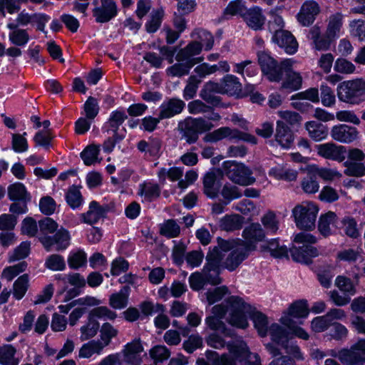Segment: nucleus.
I'll return each instance as SVG.
<instances>
[{"label": "nucleus", "mask_w": 365, "mask_h": 365, "mask_svg": "<svg viewBox=\"0 0 365 365\" xmlns=\"http://www.w3.org/2000/svg\"><path fill=\"white\" fill-rule=\"evenodd\" d=\"M231 306L230 316L228 323L239 329H246L248 325L249 317L254 323L255 329L261 336L267 335L268 331V319L266 315L256 311L250 304L245 303L239 297L231 296L229 299Z\"/></svg>", "instance_id": "nucleus-1"}, {"label": "nucleus", "mask_w": 365, "mask_h": 365, "mask_svg": "<svg viewBox=\"0 0 365 365\" xmlns=\"http://www.w3.org/2000/svg\"><path fill=\"white\" fill-rule=\"evenodd\" d=\"M317 237L307 232H299L294 237V242L302 244L301 247H292L290 249V254L294 261L309 264L312 259L319 255L318 250L312 245L316 243Z\"/></svg>", "instance_id": "nucleus-2"}, {"label": "nucleus", "mask_w": 365, "mask_h": 365, "mask_svg": "<svg viewBox=\"0 0 365 365\" xmlns=\"http://www.w3.org/2000/svg\"><path fill=\"white\" fill-rule=\"evenodd\" d=\"M214 125L204 118H187L178 124L182 138L189 144L195 143L199 138V134L207 132Z\"/></svg>", "instance_id": "nucleus-3"}, {"label": "nucleus", "mask_w": 365, "mask_h": 365, "mask_svg": "<svg viewBox=\"0 0 365 365\" xmlns=\"http://www.w3.org/2000/svg\"><path fill=\"white\" fill-rule=\"evenodd\" d=\"M222 173L233 182L247 186L253 184L255 178L252 172L243 163L235 160H227L222 165Z\"/></svg>", "instance_id": "nucleus-4"}, {"label": "nucleus", "mask_w": 365, "mask_h": 365, "mask_svg": "<svg viewBox=\"0 0 365 365\" xmlns=\"http://www.w3.org/2000/svg\"><path fill=\"white\" fill-rule=\"evenodd\" d=\"M318 211L317 205L311 202H304L296 205L292 210V215L297 227L302 230L314 228Z\"/></svg>", "instance_id": "nucleus-5"}, {"label": "nucleus", "mask_w": 365, "mask_h": 365, "mask_svg": "<svg viewBox=\"0 0 365 365\" xmlns=\"http://www.w3.org/2000/svg\"><path fill=\"white\" fill-rule=\"evenodd\" d=\"M364 91L365 87L362 79L344 81L337 88L339 99L353 104L361 101Z\"/></svg>", "instance_id": "nucleus-6"}, {"label": "nucleus", "mask_w": 365, "mask_h": 365, "mask_svg": "<svg viewBox=\"0 0 365 365\" xmlns=\"http://www.w3.org/2000/svg\"><path fill=\"white\" fill-rule=\"evenodd\" d=\"M224 138H229L232 140H241L253 145L257 143V139L253 135L240 131L237 129H231L229 127H222L206 134L204 137V140L214 143Z\"/></svg>", "instance_id": "nucleus-7"}, {"label": "nucleus", "mask_w": 365, "mask_h": 365, "mask_svg": "<svg viewBox=\"0 0 365 365\" xmlns=\"http://www.w3.org/2000/svg\"><path fill=\"white\" fill-rule=\"evenodd\" d=\"M208 262L206 261L202 272H196L192 273L189 277V283L191 289L199 291L203 288L206 284L217 285L221 283L220 277V270L212 269L211 267H207Z\"/></svg>", "instance_id": "nucleus-8"}, {"label": "nucleus", "mask_w": 365, "mask_h": 365, "mask_svg": "<svg viewBox=\"0 0 365 365\" xmlns=\"http://www.w3.org/2000/svg\"><path fill=\"white\" fill-rule=\"evenodd\" d=\"M239 245H244V243L234 240H225L218 238L217 245L210 249L205 257L206 261L208 262L207 267H211L212 269L220 270V262L223 259L224 253L228 251L231 252Z\"/></svg>", "instance_id": "nucleus-9"}, {"label": "nucleus", "mask_w": 365, "mask_h": 365, "mask_svg": "<svg viewBox=\"0 0 365 365\" xmlns=\"http://www.w3.org/2000/svg\"><path fill=\"white\" fill-rule=\"evenodd\" d=\"M331 356L347 365H359L365 363V339H360L352 345L349 349H341L337 354L331 353Z\"/></svg>", "instance_id": "nucleus-10"}, {"label": "nucleus", "mask_w": 365, "mask_h": 365, "mask_svg": "<svg viewBox=\"0 0 365 365\" xmlns=\"http://www.w3.org/2000/svg\"><path fill=\"white\" fill-rule=\"evenodd\" d=\"M293 61L288 58L282 61L281 80L283 79L282 88L289 91L299 90L302 87V78L299 73L292 68Z\"/></svg>", "instance_id": "nucleus-11"}, {"label": "nucleus", "mask_w": 365, "mask_h": 365, "mask_svg": "<svg viewBox=\"0 0 365 365\" xmlns=\"http://www.w3.org/2000/svg\"><path fill=\"white\" fill-rule=\"evenodd\" d=\"M258 62L262 73L270 81L279 82L281 80L282 63L277 61L266 52L258 53Z\"/></svg>", "instance_id": "nucleus-12"}, {"label": "nucleus", "mask_w": 365, "mask_h": 365, "mask_svg": "<svg viewBox=\"0 0 365 365\" xmlns=\"http://www.w3.org/2000/svg\"><path fill=\"white\" fill-rule=\"evenodd\" d=\"M118 14V8L114 0H100L93 9V16L97 23L104 24L114 19Z\"/></svg>", "instance_id": "nucleus-13"}, {"label": "nucleus", "mask_w": 365, "mask_h": 365, "mask_svg": "<svg viewBox=\"0 0 365 365\" xmlns=\"http://www.w3.org/2000/svg\"><path fill=\"white\" fill-rule=\"evenodd\" d=\"M108 211L106 205H101L98 202L92 200L88 205V210L81 213L78 217L81 223L92 226L103 220Z\"/></svg>", "instance_id": "nucleus-14"}, {"label": "nucleus", "mask_w": 365, "mask_h": 365, "mask_svg": "<svg viewBox=\"0 0 365 365\" xmlns=\"http://www.w3.org/2000/svg\"><path fill=\"white\" fill-rule=\"evenodd\" d=\"M202 192L209 198L218 196L222 187V173L212 170L206 173L202 178Z\"/></svg>", "instance_id": "nucleus-15"}, {"label": "nucleus", "mask_w": 365, "mask_h": 365, "mask_svg": "<svg viewBox=\"0 0 365 365\" xmlns=\"http://www.w3.org/2000/svg\"><path fill=\"white\" fill-rule=\"evenodd\" d=\"M249 252L246 245H239L229 253L224 260H221L220 269H226L230 272L235 270L248 257Z\"/></svg>", "instance_id": "nucleus-16"}, {"label": "nucleus", "mask_w": 365, "mask_h": 365, "mask_svg": "<svg viewBox=\"0 0 365 365\" xmlns=\"http://www.w3.org/2000/svg\"><path fill=\"white\" fill-rule=\"evenodd\" d=\"M70 239L69 232L66 229H60L53 237H45L41 241L47 251H51L53 247L59 251L68 247Z\"/></svg>", "instance_id": "nucleus-17"}, {"label": "nucleus", "mask_w": 365, "mask_h": 365, "mask_svg": "<svg viewBox=\"0 0 365 365\" xmlns=\"http://www.w3.org/2000/svg\"><path fill=\"white\" fill-rule=\"evenodd\" d=\"M242 19L249 28L255 31L262 30L266 21L262 9L257 6L247 8Z\"/></svg>", "instance_id": "nucleus-18"}, {"label": "nucleus", "mask_w": 365, "mask_h": 365, "mask_svg": "<svg viewBox=\"0 0 365 365\" xmlns=\"http://www.w3.org/2000/svg\"><path fill=\"white\" fill-rule=\"evenodd\" d=\"M202 49V45L197 40L193 41L178 52L175 56V60L177 61H184V60H187L189 62H193V65L195 66L203 61L202 57H195L200 53Z\"/></svg>", "instance_id": "nucleus-19"}, {"label": "nucleus", "mask_w": 365, "mask_h": 365, "mask_svg": "<svg viewBox=\"0 0 365 365\" xmlns=\"http://www.w3.org/2000/svg\"><path fill=\"white\" fill-rule=\"evenodd\" d=\"M317 150L320 156L326 159L339 162H342L345 159V148L342 145H337L334 143L318 145Z\"/></svg>", "instance_id": "nucleus-20"}, {"label": "nucleus", "mask_w": 365, "mask_h": 365, "mask_svg": "<svg viewBox=\"0 0 365 365\" xmlns=\"http://www.w3.org/2000/svg\"><path fill=\"white\" fill-rule=\"evenodd\" d=\"M272 41L283 48L288 54H294L298 48V43L291 32L283 30L272 35Z\"/></svg>", "instance_id": "nucleus-21"}, {"label": "nucleus", "mask_w": 365, "mask_h": 365, "mask_svg": "<svg viewBox=\"0 0 365 365\" xmlns=\"http://www.w3.org/2000/svg\"><path fill=\"white\" fill-rule=\"evenodd\" d=\"M357 129L346 124L334 125L331 130V138L342 143H350L358 138Z\"/></svg>", "instance_id": "nucleus-22"}, {"label": "nucleus", "mask_w": 365, "mask_h": 365, "mask_svg": "<svg viewBox=\"0 0 365 365\" xmlns=\"http://www.w3.org/2000/svg\"><path fill=\"white\" fill-rule=\"evenodd\" d=\"M265 231L259 223H252L245 228L242 236L247 243L249 251L255 248V244L262 241L265 237Z\"/></svg>", "instance_id": "nucleus-23"}, {"label": "nucleus", "mask_w": 365, "mask_h": 365, "mask_svg": "<svg viewBox=\"0 0 365 365\" xmlns=\"http://www.w3.org/2000/svg\"><path fill=\"white\" fill-rule=\"evenodd\" d=\"M143 347L140 339H135L125 345L123 349L124 361L130 365H141Z\"/></svg>", "instance_id": "nucleus-24"}, {"label": "nucleus", "mask_w": 365, "mask_h": 365, "mask_svg": "<svg viewBox=\"0 0 365 365\" xmlns=\"http://www.w3.org/2000/svg\"><path fill=\"white\" fill-rule=\"evenodd\" d=\"M319 11V6L316 1H307L301 7L298 14V21L304 26H309L314 22Z\"/></svg>", "instance_id": "nucleus-25"}, {"label": "nucleus", "mask_w": 365, "mask_h": 365, "mask_svg": "<svg viewBox=\"0 0 365 365\" xmlns=\"http://www.w3.org/2000/svg\"><path fill=\"white\" fill-rule=\"evenodd\" d=\"M127 118V114L123 109L111 112L109 118L102 128L103 131L106 133L107 135H112L114 137L117 136L120 126L124 123Z\"/></svg>", "instance_id": "nucleus-26"}, {"label": "nucleus", "mask_w": 365, "mask_h": 365, "mask_svg": "<svg viewBox=\"0 0 365 365\" xmlns=\"http://www.w3.org/2000/svg\"><path fill=\"white\" fill-rule=\"evenodd\" d=\"M185 106V102L177 98L164 101L160 106V119L170 118L180 113Z\"/></svg>", "instance_id": "nucleus-27"}, {"label": "nucleus", "mask_w": 365, "mask_h": 365, "mask_svg": "<svg viewBox=\"0 0 365 365\" xmlns=\"http://www.w3.org/2000/svg\"><path fill=\"white\" fill-rule=\"evenodd\" d=\"M275 140L284 148H289L293 144L294 134L282 120L277 121Z\"/></svg>", "instance_id": "nucleus-28"}, {"label": "nucleus", "mask_w": 365, "mask_h": 365, "mask_svg": "<svg viewBox=\"0 0 365 365\" xmlns=\"http://www.w3.org/2000/svg\"><path fill=\"white\" fill-rule=\"evenodd\" d=\"M339 220L336 214L332 212L321 215L318 223V230L324 237H328L332 234V227H339Z\"/></svg>", "instance_id": "nucleus-29"}, {"label": "nucleus", "mask_w": 365, "mask_h": 365, "mask_svg": "<svg viewBox=\"0 0 365 365\" xmlns=\"http://www.w3.org/2000/svg\"><path fill=\"white\" fill-rule=\"evenodd\" d=\"M7 28L11 30L9 34L10 42L16 46H24L29 41V35L26 29H19L18 24L9 23Z\"/></svg>", "instance_id": "nucleus-30"}, {"label": "nucleus", "mask_w": 365, "mask_h": 365, "mask_svg": "<svg viewBox=\"0 0 365 365\" xmlns=\"http://www.w3.org/2000/svg\"><path fill=\"white\" fill-rule=\"evenodd\" d=\"M138 194L143 198V202H152L160 195V186L153 182H144L139 185Z\"/></svg>", "instance_id": "nucleus-31"}, {"label": "nucleus", "mask_w": 365, "mask_h": 365, "mask_svg": "<svg viewBox=\"0 0 365 365\" xmlns=\"http://www.w3.org/2000/svg\"><path fill=\"white\" fill-rule=\"evenodd\" d=\"M130 288L123 287L119 292L111 294L109 297V305L115 309H123L128 306Z\"/></svg>", "instance_id": "nucleus-32"}, {"label": "nucleus", "mask_w": 365, "mask_h": 365, "mask_svg": "<svg viewBox=\"0 0 365 365\" xmlns=\"http://www.w3.org/2000/svg\"><path fill=\"white\" fill-rule=\"evenodd\" d=\"M222 93L239 96L242 91V83L237 77L227 74L222 79Z\"/></svg>", "instance_id": "nucleus-33"}, {"label": "nucleus", "mask_w": 365, "mask_h": 365, "mask_svg": "<svg viewBox=\"0 0 365 365\" xmlns=\"http://www.w3.org/2000/svg\"><path fill=\"white\" fill-rule=\"evenodd\" d=\"M222 93V81L220 83L209 81L206 83L200 91V97L207 103H215L219 101L214 93Z\"/></svg>", "instance_id": "nucleus-34"}, {"label": "nucleus", "mask_w": 365, "mask_h": 365, "mask_svg": "<svg viewBox=\"0 0 365 365\" xmlns=\"http://www.w3.org/2000/svg\"><path fill=\"white\" fill-rule=\"evenodd\" d=\"M338 228L352 239H356L361 235L357 222L352 217L346 216L339 220Z\"/></svg>", "instance_id": "nucleus-35"}, {"label": "nucleus", "mask_w": 365, "mask_h": 365, "mask_svg": "<svg viewBox=\"0 0 365 365\" xmlns=\"http://www.w3.org/2000/svg\"><path fill=\"white\" fill-rule=\"evenodd\" d=\"M17 349L11 344H4L0 346V364L19 365L20 359L16 357Z\"/></svg>", "instance_id": "nucleus-36"}, {"label": "nucleus", "mask_w": 365, "mask_h": 365, "mask_svg": "<svg viewBox=\"0 0 365 365\" xmlns=\"http://www.w3.org/2000/svg\"><path fill=\"white\" fill-rule=\"evenodd\" d=\"M244 223V217L235 215H227L224 216L220 221V227L225 231H235L240 230Z\"/></svg>", "instance_id": "nucleus-37"}, {"label": "nucleus", "mask_w": 365, "mask_h": 365, "mask_svg": "<svg viewBox=\"0 0 365 365\" xmlns=\"http://www.w3.org/2000/svg\"><path fill=\"white\" fill-rule=\"evenodd\" d=\"M137 148L141 153L155 157L160 154L161 142L158 138H150L148 141L142 140L138 143Z\"/></svg>", "instance_id": "nucleus-38"}, {"label": "nucleus", "mask_w": 365, "mask_h": 365, "mask_svg": "<svg viewBox=\"0 0 365 365\" xmlns=\"http://www.w3.org/2000/svg\"><path fill=\"white\" fill-rule=\"evenodd\" d=\"M8 196L11 200L30 201L31 196L26 187L21 182H16L9 186Z\"/></svg>", "instance_id": "nucleus-39"}, {"label": "nucleus", "mask_w": 365, "mask_h": 365, "mask_svg": "<svg viewBox=\"0 0 365 365\" xmlns=\"http://www.w3.org/2000/svg\"><path fill=\"white\" fill-rule=\"evenodd\" d=\"M309 314V309L307 300H298L292 303L284 315L289 318H306Z\"/></svg>", "instance_id": "nucleus-40"}, {"label": "nucleus", "mask_w": 365, "mask_h": 365, "mask_svg": "<svg viewBox=\"0 0 365 365\" xmlns=\"http://www.w3.org/2000/svg\"><path fill=\"white\" fill-rule=\"evenodd\" d=\"M269 20L267 23L268 30L272 35L284 30V21L279 14V9L275 8L271 9L268 13Z\"/></svg>", "instance_id": "nucleus-41"}, {"label": "nucleus", "mask_w": 365, "mask_h": 365, "mask_svg": "<svg viewBox=\"0 0 365 365\" xmlns=\"http://www.w3.org/2000/svg\"><path fill=\"white\" fill-rule=\"evenodd\" d=\"M193 66V62H189L187 60L178 61V63L168 67L166 69V73L168 76L172 77H182L187 75Z\"/></svg>", "instance_id": "nucleus-42"}, {"label": "nucleus", "mask_w": 365, "mask_h": 365, "mask_svg": "<svg viewBox=\"0 0 365 365\" xmlns=\"http://www.w3.org/2000/svg\"><path fill=\"white\" fill-rule=\"evenodd\" d=\"M305 128L309 133V137L315 141H320L325 139L327 136V128L315 121L307 122Z\"/></svg>", "instance_id": "nucleus-43"}, {"label": "nucleus", "mask_w": 365, "mask_h": 365, "mask_svg": "<svg viewBox=\"0 0 365 365\" xmlns=\"http://www.w3.org/2000/svg\"><path fill=\"white\" fill-rule=\"evenodd\" d=\"M104 348L103 342L100 340H92L84 344L79 350L80 358H89L94 354H99Z\"/></svg>", "instance_id": "nucleus-44"}, {"label": "nucleus", "mask_w": 365, "mask_h": 365, "mask_svg": "<svg viewBox=\"0 0 365 365\" xmlns=\"http://www.w3.org/2000/svg\"><path fill=\"white\" fill-rule=\"evenodd\" d=\"M343 25V15L337 12L329 16L327 29V35L329 38H335L339 36Z\"/></svg>", "instance_id": "nucleus-45"}, {"label": "nucleus", "mask_w": 365, "mask_h": 365, "mask_svg": "<svg viewBox=\"0 0 365 365\" xmlns=\"http://www.w3.org/2000/svg\"><path fill=\"white\" fill-rule=\"evenodd\" d=\"M149 354L155 365H163L170 356V351L164 345H156L150 349Z\"/></svg>", "instance_id": "nucleus-46"}, {"label": "nucleus", "mask_w": 365, "mask_h": 365, "mask_svg": "<svg viewBox=\"0 0 365 365\" xmlns=\"http://www.w3.org/2000/svg\"><path fill=\"white\" fill-rule=\"evenodd\" d=\"M66 200L73 210L81 208L84 202L79 188L74 185L68 188L66 194Z\"/></svg>", "instance_id": "nucleus-47"}, {"label": "nucleus", "mask_w": 365, "mask_h": 365, "mask_svg": "<svg viewBox=\"0 0 365 365\" xmlns=\"http://www.w3.org/2000/svg\"><path fill=\"white\" fill-rule=\"evenodd\" d=\"M261 222L267 234H275L279 230V222L273 211L267 212L261 218Z\"/></svg>", "instance_id": "nucleus-48"}, {"label": "nucleus", "mask_w": 365, "mask_h": 365, "mask_svg": "<svg viewBox=\"0 0 365 365\" xmlns=\"http://www.w3.org/2000/svg\"><path fill=\"white\" fill-rule=\"evenodd\" d=\"M310 38L313 40L314 44V48L318 51H325L330 47V39L328 36H323L320 35V31L319 28L314 27L311 29Z\"/></svg>", "instance_id": "nucleus-49"}, {"label": "nucleus", "mask_w": 365, "mask_h": 365, "mask_svg": "<svg viewBox=\"0 0 365 365\" xmlns=\"http://www.w3.org/2000/svg\"><path fill=\"white\" fill-rule=\"evenodd\" d=\"M99 323L96 319H93L88 316L87 323L80 329V339L81 341H86L95 336L99 330Z\"/></svg>", "instance_id": "nucleus-50"}, {"label": "nucleus", "mask_w": 365, "mask_h": 365, "mask_svg": "<svg viewBox=\"0 0 365 365\" xmlns=\"http://www.w3.org/2000/svg\"><path fill=\"white\" fill-rule=\"evenodd\" d=\"M87 263V255L82 250H78L70 252L68 257V264L71 269H78Z\"/></svg>", "instance_id": "nucleus-51"}, {"label": "nucleus", "mask_w": 365, "mask_h": 365, "mask_svg": "<svg viewBox=\"0 0 365 365\" xmlns=\"http://www.w3.org/2000/svg\"><path fill=\"white\" fill-rule=\"evenodd\" d=\"M100 146L93 144L87 146L81 152V157L85 165H91L96 163L100 162V160H98Z\"/></svg>", "instance_id": "nucleus-52"}, {"label": "nucleus", "mask_w": 365, "mask_h": 365, "mask_svg": "<svg viewBox=\"0 0 365 365\" xmlns=\"http://www.w3.org/2000/svg\"><path fill=\"white\" fill-rule=\"evenodd\" d=\"M222 319L216 317L210 316L205 319V324L210 329L218 331L225 336H230L232 335V330L227 327Z\"/></svg>", "instance_id": "nucleus-53"}, {"label": "nucleus", "mask_w": 365, "mask_h": 365, "mask_svg": "<svg viewBox=\"0 0 365 365\" xmlns=\"http://www.w3.org/2000/svg\"><path fill=\"white\" fill-rule=\"evenodd\" d=\"M93 319L114 320L117 317V314L110 309L108 307L100 306L93 308L88 314Z\"/></svg>", "instance_id": "nucleus-54"}, {"label": "nucleus", "mask_w": 365, "mask_h": 365, "mask_svg": "<svg viewBox=\"0 0 365 365\" xmlns=\"http://www.w3.org/2000/svg\"><path fill=\"white\" fill-rule=\"evenodd\" d=\"M280 322L287 327L294 336L304 340L309 339L308 333L302 327L296 326L293 319L289 318V316L283 315L280 319Z\"/></svg>", "instance_id": "nucleus-55"}, {"label": "nucleus", "mask_w": 365, "mask_h": 365, "mask_svg": "<svg viewBox=\"0 0 365 365\" xmlns=\"http://www.w3.org/2000/svg\"><path fill=\"white\" fill-rule=\"evenodd\" d=\"M67 282L71 285L74 286L73 289L68 291L70 296H77L80 292L78 289L84 287L86 286V281L85 278L79 273H73L66 276Z\"/></svg>", "instance_id": "nucleus-56"}, {"label": "nucleus", "mask_w": 365, "mask_h": 365, "mask_svg": "<svg viewBox=\"0 0 365 365\" xmlns=\"http://www.w3.org/2000/svg\"><path fill=\"white\" fill-rule=\"evenodd\" d=\"M183 175V169L178 167H173L170 169L160 168L158 172V176L160 181L164 182L166 178L171 181H178L182 178Z\"/></svg>", "instance_id": "nucleus-57"}, {"label": "nucleus", "mask_w": 365, "mask_h": 365, "mask_svg": "<svg viewBox=\"0 0 365 365\" xmlns=\"http://www.w3.org/2000/svg\"><path fill=\"white\" fill-rule=\"evenodd\" d=\"M163 16L164 11L163 9L153 11L150 19L145 24L146 31L148 33L155 32L160 28Z\"/></svg>", "instance_id": "nucleus-58"}, {"label": "nucleus", "mask_w": 365, "mask_h": 365, "mask_svg": "<svg viewBox=\"0 0 365 365\" xmlns=\"http://www.w3.org/2000/svg\"><path fill=\"white\" fill-rule=\"evenodd\" d=\"M29 286V276L24 274L20 276L14 283V297L19 300L25 295Z\"/></svg>", "instance_id": "nucleus-59"}, {"label": "nucleus", "mask_w": 365, "mask_h": 365, "mask_svg": "<svg viewBox=\"0 0 365 365\" xmlns=\"http://www.w3.org/2000/svg\"><path fill=\"white\" fill-rule=\"evenodd\" d=\"M26 268L27 263L25 261L20 262L13 266L7 267L4 269L1 278L10 282L20 273L24 272Z\"/></svg>", "instance_id": "nucleus-60"}, {"label": "nucleus", "mask_w": 365, "mask_h": 365, "mask_svg": "<svg viewBox=\"0 0 365 365\" xmlns=\"http://www.w3.org/2000/svg\"><path fill=\"white\" fill-rule=\"evenodd\" d=\"M180 232V227L174 220H168L160 227V234L168 238L178 237Z\"/></svg>", "instance_id": "nucleus-61"}, {"label": "nucleus", "mask_w": 365, "mask_h": 365, "mask_svg": "<svg viewBox=\"0 0 365 365\" xmlns=\"http://www.w3.org/2000/svg\"><path fill=\"white\" fill-rule=\"evenodd\" d=\"M320 98L322 104L328 108H331L336 104V96L333 90L327 85L320 86Z\"/></svg>", "instance_id": "nucleus-62"}, {"label": "nucleus", "mask_w": 365, "mask_h": 365, "mask_svg": "<svg viewBox=\"0 0 365 365\" xmlns=\"http://www.w3.org/2000/svg\"><path fill=\"white\" fill-rule=\"evenodd\" d=\"M195 38L202 45L205 51L212 49L214 44V37L212 34L206 30L198 29L194 32Z\"/></svg>", "instance_id": "nucleus-63"}, {"label": "nucleus", "mask_w": 365, "mask_h": 365, "mask_svg": "<svg viewBox=\"0 0 365 365\" xmlns=\"http://www.w3.org/2000/svg\"><path fill=\"white\" fill-rule=\"evenodd\" d=\"M350 34L359 41H365V21L355 19L349 23Z\"/></svg>", "instance_id": "nucleus-64"}]
</instances>
